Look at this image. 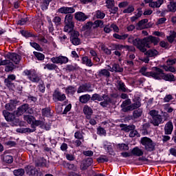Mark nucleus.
<instances>
[{"label": "nucleus", "instance_id": "8fccbe9b", "mask_svg": "<svg viewBox=\"0 0 176 176\" xmlns=\"http://www.w3.org/2000/svg\"><path fill=\"white\" fill-rule=\"evenodd\" d=\"M113 38H116V39H120V41H124V39L128 38L129 35L127 34L119 35L118 34H113Z\"/></svg>", "mask_w": 176, "mask_h": 176}, {"label": "nucleus", "instance_id": "9b49d317", "mask_svg": "<svg viewBox=\"0 0 176 176\" xmlns=\"http://www.w3.org/2000/svg\"><path fill=\"white\" fill-rule=\"evenodd\" d=\"M3 116H4L7 122H14L16 119V113H10L6 110H3Z\"/></svg>", "mask_w": 176, "mask_h": 176}, {"label": "nucleus", "instance_id": "37998d69", "mask_svg": "<svg viewBox=\"0 0 176 176\" xmlns=\"http://www.w3.org/2000/svg\"><path fill=\"white\" fill-rule=\"evenodd\" d=\"M43 116H46L47 118H50L52 116V110L49 108H45L42 109Z\"/></svg>", "mask_w": 176, "mask_h": 176}, {"label": "nucleus", "instance_id": "09e8293b", "mask_svg": "<svg viewBox=\"0 0 176 176\" xmlns=\"http://www.w3.org/2000/svg\"><path fill=\"white\" fill-rule=\"evenodd\" d=\"M93 164V159L92 158H88L85 161V165L82 168V170H87V167H89V166H91Z\"/></svg>", "mask_w": 176, "mask_h": 176}, {"label": "nucleus", "instance_id": "473e14b6", "mask_svg": "<svg viewBox=\"0 0 176 176\" xmlns=\"http://www.w3.org/2000/svg\"><path fill=\"white\" fill-rule=\"evenodd\" d=\"M164 2V0H157L156 1H153V3H150V8H160V6L163 5Z\"/></svg>", "mask_w": 176, "mask_h": 176}, {"label": "nucleus", "instance_id": "a18cd8bd", "mask_svg": "<svg viewBox=\"0 0 176 176\" xmlns=\"http://www.w3.org/2000/svg\"><path fill=\"white\" fill-rule=\"evenodd\" d=\"M76 91V88L72 86H69L65 88V93L67 94H74Z\"/></svg>", "mask_w": 176, "mask_h": 176}, {"label": "nucleus", "instance_id": "aec40b11", "mask_svg": "<svg viewBox=\"0 0 176 176\" xmlns=\"http://www.w3.org/2000/svg\"><path fill=\"white\" fill-rule=\"evenodd\" d=\"M109 68V71H110V72H123L124 69L123 67H120V65L119 64H113L112 67H111V66L108 65Z\"/></svg>", "mask_w": 176, "mask_h": 176}, {"label": "nucleus", "instance_id": "052dcab7", "mask_svg": "<svg viewBox=\"0 0 176 176\" xmlns=\"http://www.w3.org/2000/svg\"><path fill=\"white\" fill-rule=\"evenodd\" d=\"M52 21L56 27L61 25V18L60 16H54Z\"/></svg>", "mask_w": 176, "mask_h": 176}, {"label": "nucleus", "instance_id": "dca6fc26", "mask_svg": "<svg viewBox=\"0 0 176 176\" xmlns=\"http://www.w3.org/2000/svg\"><path fill=\"white\" fill-rule=\"evenodd\" d=\"M58 12L64 14H70L71 13H75V10L72 7H61L58 10Z\"/></svg>", "mask_w": 176, "mask_h": 176}, {"label": "nucleus", "instance_id": "c85d7f7f", "mask_svg": "<svg viewBox=\"0 0 176 176\" xmlns=\"http://www.w3.org/2000/svg\"><path fill=\"white\" fill-rule=\"evenodd\" d=\"M131 153L133 154L134 156H142V155H144V151L138 147H135L132 149Z\"/></svg>", "mask_w": 176, "mask_h": 176}, {"label": "nucleus", "instance_id": "0e129e2a", "mask_svg": "<svg viewBox=\"0 0 176 176\" xmlns=\"http://www.w3.org/2000/svg\"><path fill=\"white\" fill-rule=\"evenodd\" d=\"M29 19L28 17H25V18H22L21 19V20L18 21V25H25V24L27 23L28 21H29Z\"/></svg>", "mask_w": 176, "mask_h": 176}, {"label": "nucleus", "instance_id": "338daca9", "mask_svg": "<svg viewBox=\"0 0 176 176\" xmlns=\"http://www.w3.org/2000/svg\"><path fill=\"white\" fill-rule=\"evenodd\" d=\"M133 12H134V6H129L127 8L123 10V13L128 14L133 13Z\"/></svg>", "mask_w": 176, "mask_h": 176}, {"label": "nucleus", "instance_id": "a211bd4d", "mask_svg": "<svg viewBox=\"0 0 176 176\" xmlns=\"http://www.w3.org/2000/svg\"><path fill=\"white\" fill-rule=\"evenodd\" d=\"M25 170L26 174L30 176L36 175V173H38V170H36L35 167L31 165H28L25 166Z\"/></svg>", "mask_w": 176, "mask_h": 176}, {"label": "nucleus", "instance_id": "69168bd1", "mask_svg": "<svg viewBox=\"0 0 176 176\" xmlns=\"http://www.w3.org/2000/svg\"><path fill=\"white\" fill-rule=\"evenodd\" d=\"M140 137L141 135H140V133H138V131H137L136 130H132L131 131V132L129 133V137L131 138H134V137Z\"/></svg>", "mask_w": 176, "mask_h": 176}, {"label": "nucleus", "instance_id": "2f4dec72", "mask_svg": "<svg viewBox=\"0 0 176 176\" xmlns=\"http://www.w3.org/2000/svg\"><path fill=\"white\" fill-rule=\"evenodd\" d=\"M90 98H91L90 95L85 94L80 96L79 101L80 102H82V104H86L87 102H89V101L90 100Z\"/></svg>", "mask_w": 176, "mask_h": 176}, {"label": "nucleus", "instance_id": "bf43d9fd", "mask_svg": "<svg viewBox=\"0 0 176 176\" xmlns=\"http://www.w3.org/2000/svg\"><path fill=\"white\" fill-rule=\"evenodd\" d=\"M94 25H95L96 28H98V27L102 28L104 27V22L101 20H96L94 21Z\"/></svg>", "mask_w": 176, "mask_h": 176}, {"label": "nucleus", "instance_id": "72a5a7b5", "mask_svg": "<svg viewBox=\"0 0 176 176\" xmlns=\"http://www.w3.org/2000/svg\"><path fill=\"white\" fill-rule=\"evenodd\" d=\"M103 148L106 151H107V152L109 153V155H112V153H113V150L112 149V144H111V143L105 142L104 143Z\"/></svg>", "mask_w": 176, "mask_h": 176}, {"label": "nucleus", "instance_id": "f8f14e48", "mask_svg": "<svg viewBox=\"0 0 176 176\" xmlns=\"http://www.w3.org/2000/svg\"><path fill=\"white\" fill-rule=\"evenodd\" d=\"M53 98L56 101H65L67 97L65 96V94H61L59 91L56 90L54 92Z\"/></svg>", "mask_w": 176, "mask_h": 176}, {"label": "nucleus", "instance_id": "0eeeda50", "mask_svg": "<svg viewBox=\"0 0 176 176\" xmlns=\"http://www.w3.org/2000/svg\"><path fill=\"white\" fill-rule=\"evenodd\" d=\"M4 57L8 58V60H10L14 64H19L20 60H21V56L16 53L8 52L4 55Z\"/></svg>", "mask_w": 176, "mask_h": 176}, {"label": "nucleus", "instance_id": "864d4df0", "mask_svg": "<svg viewBox=\"0 0 176 176\" xmlns=\"http://www.w3.org/2000/svg\"><path fill=\"white\" fill-rule=\"evenodd\" d=\"M34 54L35 57H36V58L38 60H39L40 61L45 60V55H43V54L40 53V52H34Z\"/></svg>", "mask_w": 176, "mask_h": 176}, {"label": "nucleus", "instance_id": "58836bf2", "mask_svg": "<svg viewBox=\"0 0 176 176\" xmlns=\"http://www.w3.org/2000/svg\"><path fill=\"white\" fill-rule=\"evenodd\" d=\"M118 89L120 91H123L124 93L127 91V89H126V85H124V82L122 81L118 82Z\"/></svg>", "mask_w": 176, "mask_h": 176}, {"label": "nucleus", "instance_id": "6e6552de", "mask_svg": "<svg viewBox=\"0 0 176 176\" xmlns=\"http://www.w3.org/2000/svg\"><path fill=\"white\" fill-rule=\"evenodd\" d=\"M30 105L28 104H24L17 108V110L14 111V113L16 116H21L24 113H30Z\"/></svg>", "mask_w": 176, "mask_h": 176}, {"label": "nucleus", "instance_id": "39448f33", "mask_svg": "<svg viewBox=\"0 0 176 176\" xmlns=\"http://www.w3.org/2000/svg\"><path fill=\"white\" fill-rule=\"evenodd\" d=\"M24 75L28 76L29 80L32 83H39L41 80V76L36 74L35 70H25L23 72Z\"/></svg>", "mask_w": 176, "mask_h": 176}, {"label": "nucleus", "instance_id": "13d9d810", "mask_svg": "<svg viewBox=\"0 0 176 176\" xmlns=\"http://www.w3.org/2000/svg\"><path fill=\"white\" fill-rule=\"evenodd\" d=\"M17 133H32V130L30 128H20L16 129Z\"/></svg>", "mask_w": 176, "mask_h": 176}, {"label": "nucleus", "instance_id": "7c9ffc66", "mask_svg": "<svg viewBox=\"0 0 176 176\" xmlns=\"http://www.w3.org/2000/svg\"><path fill=\"white\" fill-rule=\"evenodd\" d=\"M120 127L122 128V130H123L124 131H126V133H129V131H131L132 130L135 129V125L121 124Z\"/></svg>", "mask_w": 176, "mask_h": 176}, {"label": "nucleus", "instance_id": "412c9836", "mask_svg": "<svg viewBox=\"0 0 176 176\" xmlns=\"http://www.w3.org/2000/svg\"><path fill=\"white\" fill-rule=\"evenodd\" d=\"M16 101L11 100L8 103L5 104L6 111H14L16 109Z\"/></svg>", "mask_w": 176, "mask_h": 176}, {"label": "nucleus", "instance_id": "b1692460", "mask_svg": "<svg viewBox=\"0 0 176 176\" xmlns=\"http://www.w3.org/2000/svg\"><path fill=\"white\" fill-rule=\"evenodd\" d=\"M142 109H136L133 112L132 119L133 120H135V119H140V118L142 116Z\"/></svg>", "mask_w": 176, "mask_h": 176}, {"label": "nucleus", "instance_id": "4468645a", "mask_svg": "<svg viewBox=\"0 0 176 176\" xmlns=\"http://www.w3.org/2000/svg\"><path fill=\"white\" fill-rule=\"evenodd\" d=\"M174 130V125H173V122L168 121L164 126V133L166 135H170Z\"/></svg>", "mask_w": 176, "mask_h": 176}, {"label": "nucleus", "instance_id": "f257e3e1", "mask_svg": "<svg viewBox=\"0 0 176 176\" xmlns=\"http://www.w3.org/2000/svg\"><path fill=\"white\" fill-rule=\"evenodd\" d=\"M160 39L157 37L150 36L148 37H146L144 38L140 39L139 50L142 53H145L146 52V48L145 47H151V44L153 43L154 45H156L159 43Z\"/></svg>", "mask_w": 176, "mask_h": 176}, {"label": "nucleus", "instance_id": "6ab92c4d", "mask_svg": "<svg viewBox=\"0 0 176 176\" xmlns=\"http://www.w3.org/2000/svg\"><path fill=\"white\" fill-rule=\"evenodd\" d=\"M97 74L99 78H102V76L104 78H109L111 76V72H109V69H101L97 72Z\"/></svg>", "mask_w": 176, "mask_h": 176}, {"label": "nucleus", "instance_id": "79ce46f5", "mask_svg": "<svg viewBox=\"0 0 176 176\" xmlns=\"http://www.w3.org/2000/svg\"><path fill=\"white\" fill-rule=\"evenodd\" d=\"M23 120L29 123V124H31V123H33L34 120H35V118L31 115H25L23 116Z\"/></svg>", "mask_w": 176, "mask_h": 176}, {"label": "nucleus", "instance_id": "bb28decb", "mask_svg": "<svg viewBox=\"0 0 176 176\" xmlns=\"http://www.w3.org/2000/svg\"><path fill=\"white\" fill-rule=\"evenodd\" d=\"M162 122H163V118L160 115L154 117V118H152L151 120V124H153V126H159Z\"/></svg>", "mask_w": 176, "mask_h": 176}, {"label": "nucleus", "instance_id": "4c0bfd02", "mask_svg": "<svg viewBox=\"0 0 176 176\" xmlns=\"http://www.w3.org/2000/svg\"><path fill=\"white\" fill-rule=\"evenodd\" d=\"M146 23H148V19H146L140 21L138 23V30H144L146 28L145 24H146Z\"/></svg>", "mask_w": 176, "mask_h": 176}, {"label": "nucleus", "instance_id": "774afa93", "mask_svg": "<svg viewBox=\"0 0 176 176\" xmlns=\"http://www.w3.org/2000/svg\"><path fill=\"white\" fill-rule=\"evenodd\" d=\"M74 137L75 138H76V140H82V141H85L83 140V135H82V133H80V131H76L75 133H74Z\"/></svg>", "mask_w": 176, "mask_h": 176}, {"label": "nucleus", "instance_id": "7ed1b4c3", "mask_svg": "<svg viewBox=\"0 0 176 176\" xmlns=\"http://www.w3.org/2000/svg\"><path fill=\"white\" fill-rule=\"evenodd\" d=\"M156 80H166V82H175V76L171 73L166 74L164 72L158 67L157 69V73L155 74Z\"/></svg>", "mask_w": 176, "mask_h": 176}, {"label": "nucleus", "instance_id": "2eb2a0df", "mask_svg": "<svg viewBox=\"0 0 176 176\" xmlns=\"http://www.w3.org/2000/svg\"><path fill=\"white\" fill-rule=\"evenodd\" d=\"M131 104V99H126L122 102L121 108L122 112H129L130 111V105Z\"/></svg>", "mask_w": 176, "mask_h": 176}, {"label": "nucleus", "instance_id": "a19ab883", "mask_svg": "<svg viewBox=\"0 0 176 176\" xmlns=\"http://www.w3.org/2000/svg\"><path fill=\"white\" fill-rule=\"evenodd\" d=\"M44 69H48L49 71H54V69H57V66L53 63H47L45 65Z\"/></svg>", "mask_w": 176, "mask_h": 176}, {"label": "nucleus", "instance_id": "ea45409f", "mask_svg": "<svg viewBox=\"0 0 176 176\" xmlns=\"http://www.w3.org/2000/svg\"><path fill=\"white\" fill-rule=\"evenodd\" d=\"M89 53L91 56L93 57V60H94V61H96V63H100V58H98L97 52L94 50H90Z\"/></svg>", "mask_w": 176, "mask_h": 176}, {"label": "nucleus", "instance_id": "c756f323", "mask_svg": "<svg viewBox=\"0 0 176 176\" xmlns=\"http://www.w3.org/2000/svg\"><path fill=\"white\" fill-rule=\"evenodd\" d=\"M16 79V76L14 74L9 75L7 78L5 79L4 82L6 86H11L12 82Z\"/></svg>", "mask_w": 176, "mask_h": 176}, {"label": "nucleus", "instance_id": "c9c22d12", "mask_svg": "<svg viewBox=\"0 0 176 176\" xmlns=\"http://www.w3.org/2000/svg\"><path fill=\"white\" fill-rule=\"evenodd\" d=\"M74 16L71 14H68L65 17V24H74Z\"/></svg>", "mask_w": 176, "mask_h": 176}, {"label": "nucleus", "instance_id": "4be33fe9", "mask_svg": "<svg viewBox=\"0 0 176 176\" xmlns=\"http://www.w3.org/2000/svg\"><path fill=\"white\" fill-rule=\"evenodd\" d=\"M75 19L78 21H85V20H87V16L82 12H78L75 14Z\"/></svg>", "mask_w": 176, "mask_h": 176}, {"label": "nucleus", "instance_id": "9d476101", "mask_svg": "<svg viewBox=\"0 0 176 176\" xmlns=\"http://www.w3.org/2000/svg\"><path fill=\"white\" fill-rule=\"evenodd\" d=\"M79 32L74 31L71 33L70 41L74 46L80 45V39L79 38Z\"/></svg>", "mask_w": 176, "mask_h": 176}, {"label": "nucleus", "instance_id": "f03ea898", "mask_svg": "<svg viewBox=\"0 0 176 176\" xmlns=\"http://www.w3.org/2000/svg\"><path fill=\"white\" fill-rule=\"evenodd\" d=\"M91 101H102L100 102V105L103 108H107L109 107V104L112 103V98L107 94H103L102 96L98 94H94L91 97ZM103 100V101H102Z\"/></svg>", "mask_w": 176, "mask_h": 176}, {"label": "nucleus", "instance_id": "5fc2aeb1", "mask_svg": "<svg viewBox=\"0 0 176 176\" xmlns=\"http://www.w3.org/2000/svg\"><path fill=\"white\" fill-rule=\"evenodd\" d=\"M46 38H47L48 45H52L54 46V47H56V43L54 42V40L53 39V37H52L49 35H47Z\"/></svg>", "mask_w": 176, "mask_h": 176}, {"label": "nucleus", "instance_id": "3c124183", "mask_svg": "<svg viewBox=\"0 0 176 176\" xmlns=\"http://www.w3.org/2000/svg\"><path fill=\"white\" fill-rule=\"evenodd\" d=\"M168 9L169 12H176V3L170 1V4L168 5Z\"/></svg>", "mask_w": 176, "mask_h": 176}, {"label": "nucleus", "instance_id": "4d7b16f0", "mask_svg": "<svg viewBox=\"0 0 176 176\" xmlns=\"http://www.w3.org/2000/svg\"><path fill=\"white\" fill-rule=\"evenodd\" d=\"M21 32L23 36H25V38H32V36H35L34 34H32V33L25 30H22Z\"/></svg>", "mask_w": 176, "mask_h": 176}, {"label": "nucleus", "instance_id": "423d86ee", "mask_svg": "<svg viewBox=\"0 0 176 176\" xmlns=\"http://www.w3.org/2000/svg\"><path fill=\"white\" fill-rule=\"evenodd\" d=\"M157 67H154L152 68L151 72H146V67H143L141 68L140 72L144 76H147L148 78H153V79H155L156 77V74L157 72Z\"/></svg>", "mask_w": 176, "mask_h": 176}, {"label": "nucleus", "instance_id": "1a4fd4ad", "mask_svg": "<svg viewBox=\"0 0 176 176\" xmlns=\"http://www.w3.org/2000/svg\"><path fill=\"white\" fill-rule=\"evenodd\" d=\"M50 60L54 64H60V65H63V64H67V63H68V58L64 56L52 57Z\"/></svg>", "mask_w": 176, "mask_h": 176}, {"label": "nucleus", "instance_id": "de8ad7c7", "mask_svg": "<svg viewBox=\"0 0 176 176\" xmlns=\"http://www.w3.org/2000/svg\"><path fill=\"white\" fill-rule=\"evenodd\" d=\"M65 167L69 170H72V171H77L78 170V167H76V166H75L74 164L66 163L65 164Z\"/></svg>", "mask_w": 176, "mask_h": 176}, {"label": "nucleus", "instance_id": "ddd939ff", "mask_svg": "<svg viewBox=\"0 0 176 176\" xmlns=\"http://www.w3.org/2000/svg\"><path fill=\"white\" fill-rule=\"evenodd\" d=\"M140 38H135L133 36H129L128 38V42L129 43H133L134 46L137 47L140 50Z\"/></svg>", "mask_w": 176, "mask_h": 176}, {"label": "nucleus", "instance_id": "a878e982", "mask_svg": "<svg viewBox=\"0 0 176 176\" xmlns=\"http://www.w3.org/2000/svg\"><path fill=\"white\" fill-rule=\"evenodd\" d=\"M1 160H3L4 163L11 164V163H13V157L12 155L3 154L1 155Z\"/></svg>", "mask_w": 176, "mask_h": 176}, {"label": "nucleus", "instance_id": "603ef678", "mask_svg": "<svg viewBox=\"0 0 176 176\" xmlns=\"http://www.w3.org/2000/svg\"><path fill=\"white\" fill-rule=\"evenodd\" d=\"M94 16L96 17V19H102L104 17H105V13L101 12L100 10H98L96 12Z\"/></svg>", "mask_w": 176, "mask_h": 176}, {"label": "nucleus", "instance_id": "6e6d98bb", "mask_svg": "<svg viewBox=\"0 0 176 176\" xmlns=\"http://www.w3.org/2000/svg\"><path fill=\"white\" fill-rule=\"evenodd\" d=\"M48 23H49V25H48L49 32L52 34V35H54V27L53 26V23H52V20H49Z\"/></svg>", "mask_w": 176, "mask_h": 176}, {"label": "nucleus", "instance_id": "49530a36", "mask_svg": "<svg viewBox=\"0 0 176 176\" xmlns=\"http://www.w3.org/2000/svg\"><path fill=\"white\" fill-rule=\"evenodd\" d=\"M52 2V0H44L41 4L42 10H47V8L49 7V3Z\"/></svg>", "mask_w": 176, "mask_h": 176}, {"label": "nucleus", "instance_id": "f3484780", "mask_svg": "<svg viewBox=\"0 0 176 176\" xmlns=\"http://www.w3.org/2000/svg\"><path fill=\"white\" fill-rule=\"evenodd\" d=\"M91 91H93V89H91V87L87 84L80 85L77 90V93H78V94L86 93V92L90 93Z\"/></svg>", "mask_w": 176, "mask_h": 176}, {"label": "nucleus", "instance_id": "5701e85b", "mask_svg": "<svg viewBox=\"0 0 176 176\" xmlns=\"http://www.w3.org/2000/svg\"><path fill=\"white\" fill-rule=\"evenodd\" d=\"M83 112L86 115L87 119L90 120L91 119V115H93V110L89 106L84 107Z\"/></svg>", "mask_w": 176, "mask_h": 176}, {"label": "nucleus", "instance_id": "f704fd0d", "mask_svg": "<svg viewBox=\"0 0 176 176\" xmlns=\"http://www.w3.org/2000/svg\"><path fill=\"white\" fill-rule=\"evenodd\" d=\"M82 64H85L87 67H93V63L91 62V59L89 58L87 56H84L82 58Z\"/></svg>", "mask_w": 176, "mask_h": 176}, {"label": "nucleus", "instance_id": "e2e57ef3", "mask_svg": "<svg viewBox=\"0 0 176 176\" xmlns=\"http://www.w3.org/2000/svg\"><path fill=\"white\" fill-rule=\"evenodd\" d=\"M100 49L104 52V53H105V54L110 55L112 53L111 50L108 49V47H106L105 45H104V44L101 45Z\"/></svg>", "mask_w": 176, "mask_h": 176}, {"label": "nucleus", "instance_id": "680f3d73", "mask_svg": "<svg viewBox=\"0 0 176 176\" xmlns=\"http://www.w3.org/2000/svg\"><path fill=\"white\" fill-rule=\"evenodd\" d=\"M109 160L106 155H101L97 159L98 163H105V162H109Z\"/></svg>", "mask_w": 176, "mask_h": 176}, {"label": "nucleus", "instance_id": "20e7f679", "mask_svg": "<svg viewBox=\"0 0 176 176\" xmlns=\"http://www.w3.org/2000/svg\"><path fill=\"white\" fill-rule=\"evenodd\" d=\"M141 143L143 146H144V149L148 151V152H152L155 151V146H156V144L153 142L152 139L148 137H144L141 139Z\"/></svg>", "mask_w": 176, "mask_h": 176}, {"label": "nucleus", "instance_id": "c03bdc74", "mask_svg": "<svg viewBox=\"0 0 176 176\" xmlns=\"http://www.w3.org/2000/svg\"><path fill=\"white\" fill-rule=\"evenodd\" d=\"M13 174L15 176H23L25 174V170L23 168L16 169L13 171Z\"/></svg>", "mask_w": 176, "mask_h": 176}, {"label": "nucleus", "instance_id": "393cba45", "mask_svg": "<svg viewBox=\"0 0 176 176\" xmlns=\"http://www.w3.org/2000/svg\"><path fill=\"white\" fill-rule=\"evenodd\" d=\"M141 107V102L140 100H133V103H131L129 105V111H134L140 109Z\"/></svg>", "mask_w": 176, "mask_h": 176}, {"label": "nucleus", "instance_id": "cd10ccee", "mask_svg": "<svg viewBox=\"0 0 176 176\" xmlns=\"http://www.w3.org/2000/svg\"><path fill=\"white\" fill-rule=\"evenodd\" d=\"M144 54L148 57H156L159 54V52L155 49L148 50L147 52H144Z\"/></svg>", "mask_w": 176, "mask_h": 176}, {"label": "nucleus", "instance_id": "e433bc0d", "mask_svg": "<svg viewBox=\"0 0 176 176\" xmlns=\"http://www.w3.org/2000/svg\"><path fill=\"white\" fill-rule=\"evenodd\" d=\"M65 25L64 27V31L65 32H71V34H72V32H74V24H68V23H65Z\"/></svg>", "mask_w": 176, "mask_h": 176}]
</instances>
